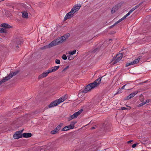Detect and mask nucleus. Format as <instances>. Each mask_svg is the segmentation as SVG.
<instances>
[{
	"mask_svg": "<svg viewBox=\"0 0 151 151\" xmlns=\"http://www.w3.org/2000/svg\"><path fill=\"white\" fill-rule=\"evenodd\" d=\"M101 79V78H99L93 82L88 85L82 91V92L83 93H87L97 86L100 83Z\"/></svg>",
	"mask_w": 151,
	"mask_h": 151,
	"instance_id": "1",
	"label": "nucleus"
},
{
	"mask_svg": "<svg viewBox=\"0 0 151 151\" xmlns=\"http://www.w3.org/2000/svg\"><path fill=\"white\" fill-rule=\"evenodd\" d=\"M81 6L80 4H77L71 9L70 11L67 13L64 18V20L71 18L74 16V13L78 11L80 9Z\"/></svg>",
	"mask_w": 151,
	"mask_h": 151,
	"instance_id": "2",
	"label": "nucleus"
},
{
	"mask_svg": "<svg viewBox=\"0 0 151 151\" xmlns=\"http://www.w3.org/2000/svg\"><path fill=\"white\" fill-rule=\"evenodd\" d=\"M65 100V97H61L59 99L52 102L48 105V107L49 108H50L56 106L61 103L64 101Z\"/></svg>",
	"mask_w": 151,
	"mask_h": 151,
	"instance_id": "3",
	"label": "nucleus"
},
{
	"mask_svg": "<svg viewBox=\"0 0 151 151\" xmlns=\"http://www.w3.org/2000/svg\"><path fill=\"white\" fill-rule=\"evenodd\" d=\"M19 72V71L17 70L12 73H10L8 76L4 77L3 79L0 81V85L10 79L13 76L16 75Z\"/></svg>",
	"mask_w": 151,
	"mask_h": 151,
	"instance_id": "4",
	"label": "nucleus"
},
{
	"mask_svg": "<svg viewBox=\"0 0 151 151\" xmlns=\"http://www.w3.org/2000/svg\"><path fill=\"white\" fill-rule=\"evenodd\" d=\"M70 36L69 33L64 35V36L60 37L59 38L55 40L57 45L62 43L63 41L65 40L68 37Z\"/></svg>",
	"mask_w": 151,
	"mask_h": 151,
	"instance_id": "5",
	"label": "nucleus"
},
{
	"mask_svg": "<svg viewBox=\"0 0 151 151\" xmlns=\"http://www.w3.org/2000/svg\"><path fill=\"white\" fill-rule=\"evenodd\" d=\"M122 53H119L116 55L115 58H114L111 63V64H114L120 60L123 57Z\"/></svg>",
	"mask_w": 151,
	"mask_h": 151,
	"instance_id": "6",
	"label": "nucleus"
},
{
	"mask_svg": "<svg viewBox=\"0 0 151 151\" xmlns=\"http://www.w3.org/2000/svg\"><path fill=\"white\" fill-rule=\"evenodd\" d=\"M134 10H135L133 8H132L127 14H125L122 18L119 19L117 22L115 23L112 26H114L116 24H118V23L121 22L123 20H124V19H125L127 17L129 16L130 14Z\"/></svg>",
	"mask_w": 151,
	"mask_h": 151,
	"instance_id": "7",
	"label": "nucleus"
},
{
	"mask_svg": "<svg viewBox=\"0 0 151 151\" xmlns=\"http://www.w3.org/2000/svg\"><path fill=\"white\" fill-rule=\"evenodd\" d=\"M58 45L55 40L50 42L48 45H46L43 47H41L40 49L41 50H44L47 48H50L53 46Z\"/></svg>",
	"mask_w": 151,
	"mask_h": 151,
	"instance_id": "8",
	"label": "nucleus"
},
{
	"mask_svg": "<svg viewBox=\"0 0 151 151\" xmlns=\"http://www.w3.org/2000/svg\"><path fill=\"white\" fill-rule=\"evenodd\" d=\"M50 73L49 69L47 70V72H43L42 74L40 75L38 77V79H40L46 77Z\"/></svg>",
	"mask_w": 151,
	"mask_h": 151,
	"instance_id": "9",
	"label": "nucleus"
},
{
	"mask_svg": "<svg viewBox=\"0 0 151 151\" xmlns=\"http://www.w3.org/2000/svg\"><path fill=\"white\" fill-rule=\"evenodd\" d=\"M22 131L17 132L14 135L13 137L15 139H17L21 138L22 137Z\"/></svg>",
	"mask_w": 151,
	"mask_h": 151,
	"instance_id": "10",
	"label": "nucleus"
},
{
	"mask_svg": "<svg viewBox=\"0 0 151 151\" xmlns=\"http://www.w3.org/2000/svg\"><path fill=\"white\" fill-rule=\"evenodd\" d=\"M140 60V58H138L137 59H135L134 61H132L129 63H127L126 64V66L127 67L130 65H133L137 64L139 62V60Z\"/></svg>",
	"mask_w": 151,
	"mask_h": 151,
	"instance_id": "11",
	"label": "nucleus"
},
{
	"mask_svg": "<svg viewBox=\"0 0 151 151\" xmlns=\"http://www.w3.org/2000/svg\"><path fill=\"white\" fill-rule=\"evenodd\" d=\"M138 91H136L130 94L127 97V99H129L132 98L134 97L138 93Z\"/></svg>",
	"mask_w": 151,
	"mask_h": 151,
	"instance_id": "12",
	"label": "nucleus"
},
{
	"mask_svg": "<svg viewBox=\"0 0 151 151\" xmlns=\"http://www.w3.org/2000/svg\"><path fill=\"white\" fill-rule=\"evenodd\" d=\"M59 67H60L59 66H55L52 67L51 68L49 69V70H50V73H52L56 71L59 68Z\"/></svg>",
	"mask_w": 151,
	"mask_h": 151,
	"instance_id": "13",
	"label": "nucleus"
},
{
	"mask_svg": "<svg viewBox=\"0 0 151 151\" xmlns=\"http://www.w3.org/2000/svg\"><path fill=\"white\" fill-rule=\"evenodd\" d=\"M1 27L5 28H10L12 27V26L6 23L2 24L1 25Z\"/></svg>",
	"mask_w": 151,
	"mask_h": 151,
	"instance_id": "14",
	"label": "nucleus"
},
{
	"mask_svg": "<svg viewBox=\"0 0 151 151\" xmlns=\"http://www.w3.org/2000/svg\"><path fill=\"white\" fill-rule=\"evenodd\" d=\"M83 110L81 109L77 112L75 113L73 115L75 118L77 117L82 112Z\"/></svg>",
	"mask_w": 151,
	"mask_h": 151,
	"instance_id": "15",
	"label": "nucleus"
},
{
	"mask_svg": "<svg viewBox=\"0 0 151 151\" xmlns=\"http://www.w3.org/2000/svg\"><path fill=\"white\" fill-rule=\"evenodd\" d=\"M23 136L25 138L30 137L32 136V134L30 133H24L22 134Z\"/></svg>",
	"mask_w": 151,
	"mask_h": 151,
	"instance_id": "16",
	"label": "nucleus"
},
{
	"mask_svg": "<svg viewBox=\"0 0 151 151\" xmlns=\"http://www.w3.org/2000/svg\"><path fill=\"white\" fill-rule=\"evenodd\" d=\"M72 129L70 127V126L69 125L67 126H66L65 127L63 128L62 130L61 131H67L68 130H69Z\"/></svg>",
	"mask_w": 151,
	"mask_h": 151,
	"instance_id": "17",
	"label": "nucleus"
},
{
	"mask_svg": "<svg viewBox=\"0 0 151 151\" xmlns=\"http://www.w3.org/2000/svg\"><path fill=\"white\" fill-rule=\"evenodd\" d=\"M22 17L24 18H27L28 17V14L26 11L22 12Z\"/></svg>",
	"mask_w": 151,
	"mask_h": 151,
	"instance_id": "18",
	"label": "nucleus"
},
{
	"mask_svg": "<svg viewBox=\"0 0 151 151\" xmlns=\"http://www.w3.org/2000/svg\"><path fill=\"white\" fill-rule=\"evenodd\" d=\"M76 122H72L69 126L71 128V129H73L75 127V125L76 123Z\"/></svg>",
	"mask_w": 151,
	"mask_h": 151,
	"instance_id": "19",
	"label": "nucleus"
},
{
	"mask_svg": "<svg viewBox=\"0 0 151 151\" xmlns=\"http://www.w3.org/2000/svg\"><path fill=\"white\" fill-rule=\"evenodd\" d=\"M76 52V50H74L73 51H70L69 52V53L70 55H73L75 54Z\"/></svg>",
	"mask_w": 151,
	"mask_h": 151,
	"instance_id": "20",
	"label": "nucleus"
},
{
	"mask_svg": "<svg viewBox=\"0 0 151 151\" xmlns=\"http://www.w3.org/2000/svg\"><path fill=\"white\" fill-rule=\"evenodd\" d=\"M61 128V126L60 125H59L57 126V127L55 128V129L58 132V131Z\"/></svg>",
	"mask_w": 151,
	"mask_h": 151,
	"instance_id": "21",
	"label": "nucleus"
},
{
	"mask_svg": "<svg viewBox=\"0 0 151 151\" xmlns=\"http://www.w3.org/2000/svg\"><path fill=\"white\" fill-rule=\"evenodd\" d=\"M74 118H75L74 117L73 115H71L68 118V120L69 121H70Z\"/></svg>",
	"mask_w": 151,
	"mask_h": 151,
	"instance_id": "22",
	"label": "nucleus"
},
{
	"mask_svg": "<svg viewBox=\"0 0 151 151\" xmlns=\"http://www.w3.org/2000/svg\"><path fill=\"white\" fill-rule=\"evenodd\" d=\"M62 58L64 60H66L67 59V57L66 56L65 54H64L63 55Z\"/></svg>",
	"mask_w": 151,
	"mask_h": 151,
	"instance_id": "23",
	"label": "nucleus"
},
{
	"mask_svg": "<svg viewBox=\"0 0 151 151\" xmlns=\"http://www.w3.org/2000/svg\"><path fill=\"white\" fill-rule=\"evenodd\" d=\"M58 132L55 129L54 130L51 131V133L52 134H54Z\"/></svg>",
	"mask_w": 151,
	"mask_h": 151,
	"instance_id": "24",
	"label": "nucleus"
},
{
	"mask_svg": "<svg viewBox=\"0 0 151 151\" xmlns=\"http://www.w3.org/2000/svg\"><path fill=\"white\" fill-rule=\"evenodd\" d=\"M55 63L56 64H59L60 63V61L59 59H56L55 60Z\"/></svg>",
	"mask_w": 151,
	"mask_h": 151,
	"instance_id": "25",
	"label": "nucleus"
},
{
	"mask_svg": "<svg viewBox=\"0 0 151 151\" xmlns=\"http://www.w3.org/2000/svg\"><path fill=\"white\" fill-rule=\"evenodd\" d=\"M0 32L4 33L5 32V30L3 28H0Z\"/></svg>",
	"mask_w": 151,
	"mask_h": 151,
	"instance_id": "26",
	"label": "nucleus"
},
{
	"mask_svg": "<svg viewBox=\"0 0 151 151\" xmlns=\"http://www.w3.org/2000/svg\"><path fill=\"white\" fill-rule=\"evenodd\" d=\"M116 9V8L115 7H113L111 10V12L112 13H114L115 12V9Z\"/></svg>",
	"mask_w": 151,
	"mask_h": 151,
	"instance_id": "27",
	"label": "nucleus"
},
{
	"mask_svg": "<svg viewBox=\"0 0 151 151\" xmlns=\"http://www.w3.org/2000/svg\"><path fill=\"white\" fill-rule=\"evenodd\" d=\"M128 107H129V109H131V108L130 107L128 106ZM121 109L122 110H125V109H127L126 108H125V107H122L121 108Z\"/></svg>",
	"mask_w": 151,
	"mask_h": 151,
	"instance_id": "28",
	"label": "nucleus"
},
{
	"mask_svg": "<svg viewBox=\"0 0 151 151\" xmlns=\"http://www.w3.org/2000/svg\"><path fill=\"white\" fill-rule=\"evenodd\" d=\"M69 68V66H67L64 68L62 70V72L65 71L67 69H68Z\"/></svg>",
	"mask_w": 151,
	"mask_h": 151,
	"instance_id": "29",
	"label": "nucleus"
},
{
	"mask_svg": "<svg viewBox=\"0 0 151 151\" xmlns=\"http://www.w3.org/2000/svg\"><path fill=\"white\" fill-rule=\"evenodd\" d=\"M145 102H142L139 104V106H143V105H145Z\"/></svg>",
	"mask_w": 151,
	"mask_h": 151,
	"instance_id": "30",
	"label": "nucleus"
},
{
	"mask_svg": "<svg viewBox=\"0 0 151 151\" xmlns=\"http://www.w3.org/2000/svg\"><path fill=\"white\" fill-rule=\"evenodd\" d=\"M127 85V84H126L125 85H124V86H123L122 87V88H119V89H124V87L125 86H126Z\"/></svg>",
	"mask_w": 151,
	"mask_h": 151,
	"instance_id": "31",
	"label": "nucleus"
},
{
	"mask_svg": "<svg viewBox=\"0 0 151 151\" xmlns=\"http://www.w3.org/2000/svg\"><path fill=\"white\" fill-rule=\"evenodd\" d=\"M137 144H134L132 145V147L134 148L137 145Z\"/></svg>",
	"mask_w": 151,
	"mask_h": 151,
	"instance_id": "32",
	"label": "nucleus"
},
{
	"mask_svg": "<svg viewBox=\"0 0 151 151\" xmlns=\"http://www.w3.org/2000/svg\"><path fill=\"white\" fill-rule=\"evenodd\" d=\"M73 58H72L71 57H70L69 56L68 57V59L69 60H71V59H73Z\"/></svg>",
	"mask_w": 151,
	"mask_h": 151,
	"instance_id": "33",
	"label": "nucleus"
},
{
	"mask_svg": "<svg viewBox=\"0 0 151 151\" xmlns=\"http://www.w3.org/2000/svg\"><path fill=\"white\" fill-rule=\"evenodd\" d=\"M150 101L149 100H146L145 102V104L149 102Z\"/></svg>",
	"mask_w": 151,
	"mask_h": 151,
	"instance_id": "34",
	"label": "nucleus"
},
{
	"mask_svg": "<svg viewBox=\"0 0 151 151\" xmlns=\"http://www.w3.org/2000/svg\"><path fill=\"white\" fill-rule=\"evenodd\" d=\"M141 4H139L138 5H136L135 6L136 7V8L137 9L138 7Z\"/></svg>",
	"mask_w": 151,
	"mask_h": 151,
	"instance_id": "35",
	"label": "nucleus"
},
{
	"mask_svg": "<svg viewBox=\"0 0 151 151\" xmlns=\"http://www.w3.org/2000/svg\"><path fill=\"white\" fill-rule=\"evenodd\" d=\"M141 4H139L138 5H136L135 6L136 7V8L137 9L138 7Z\"/></svg>",
	"mask_w": 151,
	"mask_h": 151,
	"instance_id": "36",
	"label": "nucleus"
},
{
	"mask_svg": "<svg viewBox=\"0 0 151 151\" xmlns=\"http://www.w3.org/2000/svg\"><path fill=\"white\" fill-rule=\"evenodd\" d=\"M132 141H133V140H130L128 141L127 142V143H130L131 142H132Z\"/></svg>",
	"mask_w": 151,
	"mask_h": 151,
	"instance_id": "37",
	"label": "nucleus"
},
{
	"mask_svg": "<svg viewBox=\"0 0 151 151\" xmlns=\"http://www.w3.org/2000/svg\"><path fill=\"white\" fill-rule=\"evenodd\" d=\"M95 128V127H92L91 128V129H94Z\"/></svg>",
	"mask_w": 151,
	"mask_h": 151,
	"instance_id": "38",
	"label": "nucleus"
},
{
	"mask_svg": "<svg viewBox=\"0 0 151 151\" xmlns=\"http://www.w3.org/2000/svg\"><path fill=\"white\" fill-rule=\"evenodd\" d=\"M134 10L136 9V7L134 6V7H133Z\"/></svg>",
	"mask_w": 151,
	"mask_h": 151,
	"instance_id": "39",
	"label": "nucleus"
},
{
	"mask_svg": "<svg viewBox=\"0 0 151 151\" xmlns=\"http://www.w3.org/2000/svg\"><path fill=\"white\" fill-rule=\"evenodd\" d=\"M19 47V46H17V48H18Z\"/></svg>",
	"mask_w": 151,
	"mask_h": 151,
	"instance_id": "40",
	"label": "nucleus"
}]
</instances>
